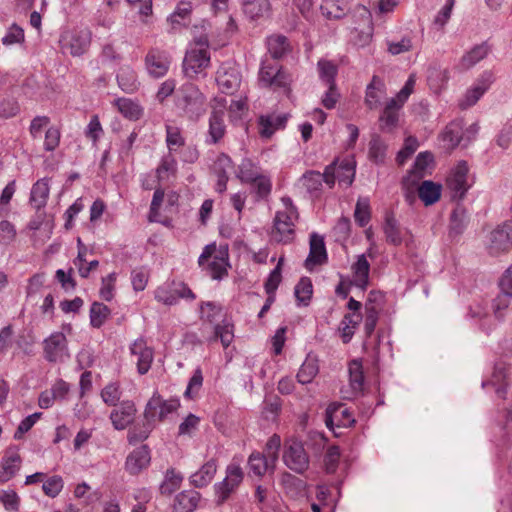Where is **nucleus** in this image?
<instances>
[{
    "label": "nucleus",
    "mask_w": 512,
    "mask_h": 512,
    "mask_svg": "<svg viewBox=\"0 0 512 512\" xmlns=\"http://www.w3.org/2000/svg\"><path fill=\"white\" fill-rule=\"evenodd\" d=\"M174 106L179 117L197 122L208 108L207 98L193 83L181 85L175 92Z\"/></svg>",
    "instance_id": "obj_1"
},
{
    "label": "nucleus",
    "mask_w": 512,
    "mask_h": 512,
    "mask_svg": "<svg viewBox=\"0 0 512 512\" xmlns=\"http://www.w3.org/2000/svg\"><path fill=\"white\" fill-rule=\"evenodd\" d=\"M200 319L213 325V334L207 339L208 343L220 340L223 348L227 349L234 340V325L226 317L222 305L213 301L201 302Z\"/></svg>",
    "instance_id": "obj_2"
},
{
    "label": "nucleus",
    "mask_w": 512,
    "mask_h": 512,
    "mask_svg": "<svg viewBox=\"0 0 512 512\" xmlns=\"http://www.w3.org/2000/svg\"><path fill=\"white\" fill-rule=\"evenodd\" d=\"M283 209L275 213L271 237L281 244H290L296 237V222L299 214L290 197H282Z\"/></svg>",
    "instance_id": "obj_3"
},
{
    "label": "nucleus",
    "mask_w": 512,
    "mask_h": 512,
    "mask_svg": "<svg viewBox=\"0 0 512 512\" xmlns=\"http://www.w3.org/2000/svg\"><path fill=\"white\" fill-rule=\"evenodd\" d=\"M198 264L212 279L221 280L227 275L229 267L227 250L217 249L215 244H208L200 254Z\"/></svg>",
    "instance_id": "obj_4"
},
{
    "label": "nucleus",
    "mask_w": 512,
    "mask_h": 512,
    "mask_svg": "<svg viewBox=\"0 0 512 512\" xmlns=\"http://www.w3.org/2000/svg\"><path fill=\"white\" fill-rule=\"evenodd\" d=\"M92 34L88 29H64L59 36V47L63 54L82 56L90 47Z\"/></svg>",
    "instance_id": "obj_5"
},
{
    "label": "nucleus",
    "mask_w": 512,
    "mask_h": 512,
    "mask_svg": "<svg viewBox=\"0 0 512 512\" xmlns=\"http://www.w3.org/2000/svg\"><path fill=\"white\" fill-rule=\"evenodd\" d=\"M210 63L208 41L206 38H199L185 54L183 70L187 77H194L205 69Z\"/></svg>",
    "instance_id": "obj_6"
},
{
    "label": "nucleus",
    "mask_w": 512,
    "mask_h": 512,
    "mask_svg": "<svg viewBox=\"0 0 512 512\" xmlns=\"http://www.w3.org/2000/svg\"><path fill=\"white\" fill-rule=\"evenodd\" d=\"M258 77L261 86L275 89L287 88L292 81L291 76L282 66L268 57L261 61Z\"/></svg>",
    "instance_id": "obj_7"
},
{
    "label": "nucleus",
    "mask_w": 512,
    "mask_h": 512,
    "mask_svg": "<svg viewBox=\"0 0 512 512\" xmlns=\"http://www.w3.org/2000/svg\"><path fill=\"white\" fill-rule=\"evenodd\" d=\"M155 299L167 306L176 305L179 299L194 300L193 291L184 283L179 281H167L154 291Z\"/></svg>",
    "instance_id": "obj_8"
},
{
    "label": "nucleus",
    "mask_w": 512,
    "mask_h": 512,
    "mask_svg": "<svg viewBox=\"0 0 512 512\" xmlns=\"http://www.w3.org/2000/svg\"><path fill=\"white\" fill-rule=\"evenodd\" d=\"M469 167L466 161H459L446 177V187L452 200H462L470 188L468 184Z\"/></svg>",
    "instance_id": "obj_9"
},
{
    "label": "nucleus",
    "mask_w": 512,
    "mask_h": 512,
    "mask_svg": "<svg viewBox=\"0 0 512 512\" xmlns=\"http://www.w3.org/2000/svg\"><path fill=\"white\" fill-rule=\"evenodd\" d=\"M283 461L292 471L302 474L309 467V456L302 442L290 439L285 443Z\"/></svg>",
    "instance_id": "obj_10"
},
{
    "label": "nucleus",
    "mask_w": 512,
    "mask_h": 512,
    "mask_svg": "<svg viewBox=\"0 0 512 512\" xmlns=\"http://www.w3.org/2000/svg\"><path fill=\"white\" fill-rule=\"evenodd\" d=\"M179 406V400H164L157 392H155L147 402L143 416L144 419L156 424V422L163 421L169 414L175 412Z\"/></svg>",
    "instance_id": "obj_11"
},
{
    "label": "nucleus",
    "mask_w": 512,
    "mask_h": 512,
    "mask_svg": "<svg viewBox=\"0 0 512 512\" xmlns=\"http://www.w3.org/2000/svg\"><path fill=\"white\" fill-rule=\"evenodd\" d=\"M43 355L51 363H63L70 358L68 341L64 333L53 332L43 341Z\"/></svg>",
    "instance_id": "obj_12"
},
{
    "label": "nucleus",
    "mask_w": 512,
    "mask_h": 512,
    "mask_svg": "<svg viewBox=\"0 0 512 512\" xmlns=\"http://www.w3.org/2000/svg\"><path fill=\"white\" fill-rule=\"evenodd\" d=\"M242 82V75L233 61H226L220 65L216 73V83L222 93L233 95L238 91Z\"/></svg>",
    "instance_id": "obj_13"
},
{
    "label": "nucleus",
    "mask_w": 512,
    "mask_h": 512,
    "mask_svg": "<svg viewBox=\"0 0 512 512\" xmlns=\"http://www.w3.org/2000/svg\"><path fill=\"white\" fill-rule=\"evenodd\" d=\"M495 77L492 71L485 70L479 77L474 81L472 86L467 89L463 98L459 102L461 109H467L475 105L480 98L488 91Z\"/></svg>",
    "instance_id": "obj_14"
},
{
    "label": "nucleus",
    "mask_w": 512,
    "mask_h": 512,
    "mask_svg": "<svg viewBox=\"0 0 512 512\" xmlns=\"http://www.w3.org/2000/svg\"><path fill=\"white\" fill-rule=\"evenodd\" d=\"M22 464L20 448L10 445L4 451L0 461V483H6L19 472Z\"/></svg>",
    "instance_id": "obj_15"
},
{
    "label": "nucleus",
    "mask_w": 512,
    "mask_h": 512,
    "mask_svg": "<svg viewBox=\"0 0 512 512\" xmlns=\"http://www.w3.org/2000/svg\"><path fill=\"white\" fill-rule=\"evenodd\" d=\"M243 476V471L239 465L231 463L227 466L226 477L223 481L215 484V491L219 502H224L229 498L230 494L243 481Z\"/></svg>",
    "instance_id": "obj_16"
},
{
    "label": "nucleus",
    "mask_w": 512,
    "mask_h": 512,
    "mask_svg": "<svg viewBox=\"0 0 512 512\" xmlns=\"http://www.w3.org/2000/svg\"><path fill=\"white\" fill-rule=\"evenodd\" d=\"M170 63L168 53L158 48L149 50L145 57L146 69L153 78L164 77L169 70Z\"/></svg>",
    "instance_id": "obj_17"
},
{
    "label": "nucleus",
    "mask_w": 512,
    "mask_h": 512,
    "mask_svg": "<svg viewBox=\"0 0 512 512\" xmlns=\"http://www.w3.org/2000/svg\"><path fill=\"white\" fill-rule=\"evenodd\" d=\"M130 354L136 358L137 371L139 374H146L152 365L154 359L153 349L147 345L144 338L140 337L131 343Z\"/></svg>",
    "instance_id": "obj_18"
},
{
    "label": "nucleus",
    "mask_w": 512,
    "mask_h": 512,
    "mask_svg": "<svg viewBox=\"0 0 512 512\" xmlns=\"http://www.w3.org/2000/svg\"><path fill=\"white\" fill-rule=\"evenodd\" d=\"M512 248V226L503 224L489 234L488 249L491 254H499Z\"/></svg>",
    "instance_id": "obj_19"
},
{
    "label": "nucleus",
    "mask_w": 512,
    "mask_h": 512,
    "mask_svg": "<svg viewBox=\"0 0 512 512\" xmlns=\"http://www.w3.org/2000/svg\"><path fill=\"white\" fill-rule=\"evenodd\" d=\"M110 413L111 423L116 430H124L131 425L135 419L137 409L132 400H124L115 406Z\"/></svg>",
    "instance_id": "obj_20"
},
{
    "label": "nucleus",
    "mask_w": 512,
    "mask_h": 512,
    "mask_svg": "<svg viewBox=\"0 0 512 512\" xmlns=\"http://www.w3.org/2000/svg\"><path fill=\"white\" fill-rule=\"evenodd\" d=\"M481 385L484 389H487L488 387L493 388L499 398L505 399L507 396L508 387V373L506 364L503 362H497L494 365L491 377L487 380H483Z\"/></svg>",
    "instance_id": "obj_21"
},
{
    "label": "nucleus",
    "mask_w": 512,
    "mask_h": 512,
    "mask_svg": "<svg viewBox=\"0 0 512 512\" xmlns=\"http://www.w3.org/2000/svg\"><path fill=\"white\" fill-rule=\"evenodd\" d=\"M325 423L327 427H351L355 423V418L351 410L343 404L330 405L326 411Z\"/></svg>",
    "instance_id": "obj_22"
},
{
    "label": "nucleus",
    "mask_w": 512,
    "mask_h": 512,
    "mask_svg": "<svg viewBox=\"0 0 512 512\" xmlns=\"http://www.w3.org/2000/svg\"><path fill=\"white\" fill-rule=\"evenodd\" d=\"M327 259L328 256L323 237L317 233H312L310 235L309 255L304 263L305 268L312 271L315 266L326 263Z\"/></svg>",
    "instance_id": "obj_23"
},
{
    "label": "nucleus",
    "mask_w": 512,
    "mask_h": 512,
    "mask_svg": "<svg viewBox=\"0 0 512 512\" xmlns=\"http://www.w3.org/2000/svg\"><path fill=\"white\" fill-rule=\"evenodd\" d=\"M403 106L404 104H400L395 98L387 101L379 117L381 131L392 132L397 128Z\"/></svg>",
    "instance_id": "obj_24"
},
{
    "label": "nucleus",
    "mask_w": 512,
    "mask_h": 512,
    "mask_svg": "<svg viewBox=\"0 0 512 512\" xmlns=\"http://www.w3.org/2000/svg\"><path fill=\"white\" fill-rule=\"evenodd\" d=\"M351 284L365 291L369 286L370 263L365 254L357 256L356 261L351 265Z\"/></svg>",
    "instance_id": "obj_25"
},
{
    "label": "nucleus",
    "mask_w": 512,
    "mask_h": 512,
    "mask_svg": "<svg viewBox=\"0 0 512 512\" xmlns=\"http://www.w3.org/2000/svg\"><path fill=\"white\" fill-rule=\"evenodd\" d=\"M225 133L224 110L215 108L209 117V128L205 139L206 144L214 145L219 143Z\"/></svg>",
    "instance_id": "obj_26"
},
{
    "label": "nucleus",
    "mask_w": 512,
    "mask_h": 512,
    "mask_svg": "<svg viewBox=\"0 0 512 512\" xmlns=\"http://www.w3.org/2000/svg\"><path fill=\"white\" fill-rule=\"evenodd\" d=\"M150 451L146 445L133 450L127 457L125 468L132 475L138 474L150 463Z\"/></svg>",
    "instance_id": "obj_27"
},
{
    "label": "nucleus",
    "mask_w": 512,
    "mask_h": 512,
    "mask_svg": "<svg viewBox=\"0 0 512 512\" xmlns=\"http://www.w3.org/2000/svg\"><path fill=\"white\" fill-rule=\"evenodd\" d=\"M386 94V85L382 78L374 75L365 90V105L370 109H376L381 99Z\"/></svg>",
    "instance_id": "obj_28"
},
{
    "label": "nucleus",
    "mask_w": 512,
    "mask_h": 512,
    "mask_svg": "<svg viewBox=\"0 0 512 512\" xmlns=\"http://www.w3.org/2000/svg\"><path fill=\"white\" fill-rule=\"evenodd\" d=\"M50 193L49 179L42 178L36 181L30 192L29 202L37 211L43 209L48 201Z\"/></svg>",
    "instance_id": "obj_29"
},
{
    "label": "nucleus",
    "mask_w": 512,
    "mask_h": 512,
    "mask_svg": "<svg viewBox=\"0 0 512 512\" xmlns=\"http://www.w3.org/2000/svg\"><path fill=\"white\" fill-rule=\"evenodd\" d=\"M199 500V492L195 490L182 491L174 499L173 512H194Z\"/></svg>",
    "instance_id": "obj_30"
},
{
    "label": "nucleus",
    "mask_w": 512,
    "mask_h": 512,
    "mask_svg": "<svg viewBox=\"0 0 512 512\" xmlns=\"http://www.w3.org/2000/svg\"><path fill=\"white\" fill-rule=\"evenodd\" d=\"M463 119H455L451 121L442 133V140L446 143L447 148H456L463 139Z\"/></svg>",
    "instance_id": "obj_31"
},
{
    "label": "nucleus",
    "mask_w": 512,
    "mask_h": 512,
    "mask_svg": "<svg viewBox=\"0 0 512 512\" xmlns=\"http://www.w3.org/2000/svg\"><path fill=\"white\" fill-rule=\"evenodd\" d=\"M217 471L216 461L211 459L204 463L201 468L190 476V483L197 488L207 486Z\"/></svg>",
    "instance_id": "obj_32"
},
{
    "label": "nucleus",
    "mask_w": 512,
    "mask_h": 512,
    "mask_svg": "<svg viewBox=\"0 0 512 512\" xmlns=\"http://www.w3.org/2000/svg\"><path fill=\"white\" fill-rule=\"evenodd\" d=\"M441 193L442 185L431 180H424L418 187V197L426 206L435 204Z\"/></svg>",
    "instance_id": "obj_33"
},
{
    "label": "nucleus",
    "mask_w": 512,
    "mask_h": 512,
    "mask_svg": "<svg viewBox=\"0 0 512 512\" xmlns=\"http://www.w3.org/2000/svg\"><path fill=\"white\" fill-rule=\"evenodd\" d=\"M349 387L353 397L360 395L364 387V374L362 363L359 360H352L348 367Z\"/></svg>",
    "instance_id": "obj_34"
},
{
    "label": "nucleus",
    "mask_w": 512,
    "mask_h": 512,
    "mask_svg": "<svg viewBox=\"0 0 512 512\" xmlns=\"http://www.w3.org/2000/svg\"><path fill=\"white\" fill-rule=\"evenodd\" d=\"M275 463L266 454L253 452L248 458L249 472L258 477L263 476L268 470L274 469Z\"/></svg>",
    "instance_id": "obj_35"
},
{
    "label": "nucleus",
    "mask_w": 512,
    "mask_h": 512,
    "mask_svg": "<svg viewBox=\"0 0 512 512\" xmlns=\"http://www.w3.org/2000/svg\"><path fill=\"white\" fill-rule=\"evenodd\" d=\"M116 78L119 88L125 93H134L139 88L136 72L129 66H122Z\"/></svg>",
    "instance_id": "obj_36"
},
{
    "label": "nucleus",
    "mask_w": 512,
    "mask_h": 512,
    "mask_svg": "<svg viewBox=\"0 0 512 512\" xmlns=\"http://www.w3.org/2000/svg\"><path fill=\"white\" fill-rule=\"evenodd\" d=\"M114 105L118 111L129 120H139L143 115L141 105L132 99L120 97L114 100Z\"/></svg>",
    "instance_id": "obj_37"
},
{
    "label": "nucleus",
    "mask_w": 512,
    "mask_h": 512,
    "mask_svg": "<svg viewBox=\"0 0 512 512\" xmlns=\"http://www.w3.org/2000/svg\"><path fill=\"white\" fill-rule=\"evenodd\" d=\"M271 60L283 58L290 50L288 38L284 35H271L266 41Z\"/></svg>",
    "instance_id": "obj_38"
},
{
    "label": "nucleus",
    "mask_w": 512,
    "mask_h": 512,
    "mask_svg": "<svg viewBox=\"0 0 512 512\" xmlns=\"http://www.w3.org/2000/svg\"><path fill=\"white\" fill-rule=\"evenodd\" d=\"M489 53V46L487 43L475 45L468 52H466L460 59L459 66L463 70H468L484 59Z\"/></svg>",
    "instance_id": "obj_39"
},
{
    "label": "nucleus",
    "mask_w": 512,
    "mask_h": 512,
    "mask_svg": "<svg viewBox=\"0 0 512 512\" xmlns=\"http://www.w3.org/2000/svg\"><path fill=\"white\" fill-rule=\"evenodd\" d=\"M383 231L386 237V241L394 246L402 244V234L399 227V223L391 212L386 213L385 221L383 224Z\"/></svg>",
    "instance_id": "obj_40"
},
{
    "label": "nucleus",
    "mask_w": 512,
    "mask_h": 512,
    "mask_svg": "<svg viewBox=\"0 0 512 512\" xmlns=\"http://www.w3.org/2000/svg\"><path fill=\"white\" fill-rule=\"evenodd\" d=\"M78 255L74 259L73 263L75 267L78 269L79 275L82 278H88L90 275V272L95 270L98 265V260H92L90 262L86 261V254H87V248L86 246L81 242V239L78 238Z\"/></svg>",
    "instance_id": "obj_41"
},
{
    "label": "nucleus",
    "mask_w": 512,
    "mask_h": 512,
    "mask_svg": "<svg viewBox=\"0 0 512 512\" xmlns=\"http://www.w3.org/2000/svg\"><path fill=\"white\" fill-rule=\"evenodd\" d=\"M511 303L512 293L500 289V292L491 302L490 308L493 312V317L498 321L504 320Z\"/></svg>",
    "instance_id": "obj_42"
},
{
    "label": "nucleus",
    "mask_w": 512,
    "mask_h": 512,
    "mask_svg": "<svg viewBox=\"0 0 512 512\" xmlns=\"http://www.w3.org/2000/svg\"><path fill=\"white\" fill-rule=\"evenodd\" d=\"M319 372L317 359L308 355L302 363L296 378L300 384H309Z\"/></svg>",
    "instance_id": "obj_43"
},
{
    "label": "nucleus",
    "mask_w": 512,
    "mask_h": 512,
    "mask_svg": "<svg viewBox=\"0 0 512 512\" xmlns=\"http://www.w3.org/2000/svg\"><path fill=\"white\" fill-rule=\"evenodd\" d=\"M154 427L155 424L146 419H144L143 423H136L128 432V442L132 445L143 442L149 437Z\"/></svg>",
    "instance_id": "obj_44"
},
{
    "label": "nucleus",
    "mask_w": 512,
    "mask_h": 512,
    "mask_svg": "<svg viewBox=\"0 0 512 512\" xmlns=\"http://www.w3.org/2000/svg\"><path fill=\"white\" fill-rule=\"evenodd\" d=\"M313 294V285L309 277L300 278L294 288L298 306H308Z\"/></svg>",
    "instance_id": "obj_45"
},
{
    "label": "nucleus",
    "mask_w": 512,
    "mask_h": 512,
    "mask_svg": "<svg viewBox=\"0 0 512 512\" xmlns=\"http://www.w3.org/2000/svg\"><path fill=\"white\" fill-rule=\"evenodd\" d=\"M182 481L183 476L181 473L176 472L173 468L168 469L160 485V493L162 495H171L180 488Z\"/></svg>",
    "instance_id": "obj_46"
},
{
    "label": "nucleus",
    "mask_w": 512,
    "mask_h": 512,
    "mask_svg": "<svg viewBox=\"0 0 512 512\" xmlns=\"http://www.w3.org/2000/svg\"><path fill=\"white\" fill-rule=\"evenodd\" d=\"M387 145L378 135H374L369 142V159L375 164L385 162Z\"/></svg>",
    "instance_id": "obj_47"
},
{
    "label": "nucleus",
    "mask_w": 512,
    "mask_h": 512,
    "mask_svg": "<svg viewBox=\"0 0 512 512\" xmlns=\"http://www.w3.org/2000/svg\"><path fill=\"white\" fill-rule=\"evenodd\" d=\"M248 183L252 185V191L258 200L266 199L271 193L272 181L266 174H259Z\"/></svg>",
    "instance_id": "obj_48"
},
{
    "label": "nucleus",
    "mask_w": 512,
    "mask_h": 512,
    "mask_svg": "<svg viewBox=\"0 0 512 512\" xmlns=\"http://www.w3.org/2000/svg\"><path fill=\"white\" fill-rule=\"evenodd\" d=\"M166 145L168 152H176L180 147L185 145V138L182 135V130L174 125L166 124Z\"/></svg>",
    "instance_id": "obj_49"
},
{
    "label": "nucleus",
    "mask_w": 512,
    "mask_h": 512,
    "mask_svg": "<svg viewBox=\"0 0 512 512\" xmlns=\"http://www.w3.org/2000/svg\"><path fill=\"white\" fill-rule=\"evenodd\" d=\"M281 482H282L283 488L285 489L286 493L292 497H297V496L303 495L305 492V489H306L305 482L302 479H300L290 473H285L282 476Z\"/></svg>",
    "instance_id": "obj_50"
},
{
    "label": "nucleus",
    "mask_w": 512,
    "mask_h": 512,
    "mask_svg": "<svg viewBox=\"0 0 512 512\" xmlns=\"http://www.w3.org/2000/svg\"><path fill=\"white\" fill-rule=\"evenodd\" d=\"M243 9L247 16L251 19H255L269 12L270 3L268 0H245Z\"/></svg>",
    "instance_id": "obj_51"
},
{
    "label": "nucleus",
    "mask_w": 512,
    "mask_h": 512,
    "mask_svg": "<svg viewBox=\"0 0 512 512\" xmlns=\"http://www.w3.org/2000/svg\"><path fill=\"white\" fill-rule=\"evenodd\" d=\"M367 14V26L363 29L355 28L352 32L351 40L353 44L357 47H365L367 46L373 36V26L370 19V13L366 11Z\"/></svg>",
    "instance_id": "obj_52"
},
{
    "label": "nucleus",
    "mask_w": 512,
    "mask_h": 512,
    "mask_svg": "<svg viewBox=\"0 0 512 512\" xmlns=\"http://www.w3.org/2000/svg\"><path fill=\"white\" fill-rule=\"evenodd\" d=\"M259 174H262L258 167L251 159L245 158L238 167L237 178L242 183L251 182Z\"/></svg>",
    "instance_id": "obj_53"
},
{
    "label": "nucleus",
    "mask_w": 512,
    "mask_h": 512,
    "mask_svg": "<svg viewBox=\"0 0 512 512\" xmlns=\"http://www.w3.org/2000/svg\"><path fill=\"white\" fill-rule=\"evenodd\" d=\"M177 171V161L173 153L168 152L165 154L160 161L156 169L157 177L160 180L168 179L170 176L175 175Z\"/></svg>",
    "instance_id": "obj_54"
},
{
    "label": "nucleus",
    "mask_w": 512,
    "mask_h": 512,
    "mask_svg": "<svg viewBox=\"0 0 512 512\" xmlns=\"http://www.w3.org/2000/svg\"><path fill=\"white\" fill-rule=\"evenodd\" d=\"M111 314V310L103 303L94 302L90 307V324L100 328Z\"/></svg>",
    "instance_id": "obj_55"
},
{
    "label": "nucleus",
    "mask_w": 512,
    "mask_h": 512,
    "mask_svg": "<svg viewBox=\"0 0 512 512\" xmlns=\"http://www.w3.org/2000/svg\"><path fill=\"white\" fill-rule=\"evenodd\" d=\"M354 218H355V222L360 227H365L370 222L371 212H370V205H369L368 199H366V198L358 199V201L356 203L355 211H354Z\"/></svg>",
    "instance_id": "obj_56"
},
{
    "label": "nucleus",
    "mask_w": 512,
    "mask_h": 512,
    "mask_svg": "<svg viewBox=\"0 0 512 512\" xmlns=\"http://www.w3.org/2000/svg\"><path fill=\"white\" fill-rule=\"evenodd\" d=\"M490 306L488 301L486 300H480L475 302L469 307V313L468 315L472 319H476L479 321H485V322H491V315H490Z\"/></svg>",
    "instance_id": "obj_57"
},
{
    "label": "nucleus",
    "mask_w": 512,
    "mask_h": 512,
    "mask_svg": "<svg viewBox=\"0 0 512 512\" xmlns=\"http://www.w3.org/2000/svg\"><path fill=\"white\" fill-rule=\"evenodd\" d=\"M64 487V480L60 475H53L48 477L42 485L43 493L50 497H57Z\"/></svg>",
    "instance_id": "obj_58"
},
{
    "label": "nucleus",
    "mask_w": 512,
    "mask_h": 512,
    "mask_svg": "<svg viewBox=\"0 0 512 512\" xmlns=\"http://www.w3.org/2000/svg\"><path fill=\"white\" fill-rule=\"evenodd\" d=\"M121 389L118 383L111 382L107 384L101 391V398L108 406H117L121 398Z\"/></svg>",
    "instance_id": "obj_59"
},
{
    "label": "nucleus",
    "mask_w": 512,
    "mask_h": 512,
    "mask_svg": "<svg viewBox=\"0 0 512 512\" xmlns=\"http://www.w3.org/2000/svg\"><path fill=\"white\" fill-rule=\"evenodd\" d=\"M355 177V167L350 161H344L337 166V180L340 185L350 186Z\"/></svg>",
    "instance_id": "obj_60"
},
{
    "label": "nucleus",
    "mask_w": 512,
    "mask_h": 512,
    "mask_svg": "<svg viewBox=\"0 0 512 512\" xmlns=\"http://www.w3.org/2000/svg\"><path fill=\"white\" fill-rule=\"evenodd\" d=\"M318 70L320 79L326 86L336 85L335 77L337 75V67L332 62L325 60L319 61Z\"/></svg>",
    "instance_id": "obj_61"
},
{
    "label": "nucleus",
    "mask_w": 512,
    "mask_h": 512,
    "mask_svg": "<svg viewBox=\"0 0 512 512\" xmlns=\"http://www.w3.org/2000/svg\"><path fill=\"white\" fill-rule=\"evenodd\" d=\"M284 258L280 257L276 267L270 272L266 282H265V291L267 294L275 295L276 290L278 289L279 284L281 283L282 275H281V267L283 264Z\"/></svg>",
    "instance_id": "obj_62"
},
{
    "label": "nucleus",
    "mask_w": 512,
    "mask_h": 512,
    "mask_svg": "<svg viewBox=\"0 0 512 512\" xmlns=\"http://www.w3.org/2000/svg\"><path fill=\"white\" fill-rule=\"evenodd\" d=\"M0 502L7 511L16 512L19 510L20 498L12 489H0Z\"/></svg>",
    "instance_id": "obj_63"
},
{
    "label": "nucleus",
    "mask_w": 512,
    "mask_h": 512,
    "mask_svg": "<svg viewBox=\"0 0 512 512\" xmlns=\"http://www.w3.org/2000/svg\"><path fill=\"white\" fill-rule=\"evenodd\" d=\"M20 112V105L14 98H0V118L8 119Z\"/></svg>",
    "instance_id": "obj_64"
}]
</instances>
